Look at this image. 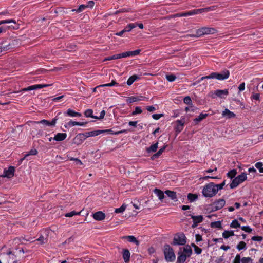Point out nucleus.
Returning <instances> with one entry per match:
<instances>
[{"mask_svg":"<svg viewBox=\"0 0 263 263\" xmlns=\"http://www.w3.org/2000/svg\"><path fill=\"white\" fill-rule=\"evenodd\" d=\"M240 184L239 181L235 177L230 184L231 189L236 188L239 184Z\"/></svg>","mask_w":263,"mask_h":263,"instance_id":"34","label":"nucleus"},{"mask_svg":"<svg viewBox=\"0 0 263 263\" xmlns=\"http://www.w3.org/2000/svg\"><path fill=\"white\" fill-rule=\"evenodd\" d=\"M87 7L86 5H81L79 8L77 9L73 10L72 11H76L77 12H81L85 10Z\"/></svg>","mask_w":263,"mask_h":263,"instance_id":"47","label":"nucleus"},{"mask_svg":"<svg viewBox=\"0 0 263 263\" xmlns=\"http://www.w3.org/2000/svg\"><path fill=\"white\" fill-rule=\"evenodd\" d=\"M84 115L86 117H91L94 119H97V116H93V110L91 109H87L84 112Z\"/></svg>","mask_w":263,"mask_h":263,"instance_id":"31","label":"nucleus"},{"mask_svg":"<svg viewBox=\"0 0 263 263\" xmlns=\"http://www.w3.org/2000/svg\"><path fill=\"white\" fill-rule=\"evenodd\" d=\"M158 143L157 142L152 144L150 147L146 148V151L147 153H151L156 152L158 148Z\"/></svg>","mask_w":263,"mask_h":263,"instance_id":"25","label":"nucleus"},{"mask_svg":"<svg viewBox=\"0 0 263 263\" xmlns=\"http://www.w3.org/2000/svg\"><path fill=\"white\" fill-rule=\"evenodd\" d=\"M225 184H226V180H224L221 183L219 184H216L214 183V186L216 188L217 192H218V191L219 190H222L223 189V186L225 185Z\"/></svg>","mask_w":263,"mask_h":263,"instance_id":"38","label":"nucleus"},{"mask_svg":"<svg viewBox=\"0 0 263 263\" xmlns=\"http://www.w3.org/2000/svg\"><path fill=\"white\" fill-rule=\"evenodd\" d=\"M208 114H203L201 113L198 117L195 118L194 119V122L195 124H198L200 121H201L204 119L206 118L208 116Z\"/></svg>","mask_w":263,"mask_h":263,"instance_id":"24","label":"nucleus"},{"mask_svg":"<svg viewBox=\"0 0 263 263\" xmlns=\"http://www.w3.org/2000/svg\"><path fill=\"white\" fill-rule=\"evenodd\" d=\"M255 166L259 170V172L261 173V171L263 168V163L261 162H258L255 164Z\"/></svg>","mask_w":263,"mask_h":263,"instance_id":"59","label":"nucleus"},{"mask_svg":"<svg viewBox=\"0 0 263 263\" xmlns=\"http://www.w3.org/2000/svg\"><path fill=\"white\" fill-rule=\"evenodd\" d=\"M198 197V195L196 194L189 193L187 195V199L191 202L197 200Z\"/></svg>","mask_w":263,"mask_h":263,"instance_id":"33","label":"nucleus"},{"mask_svg":"<svg viewBox=\"0 0 263 263\" xmlns=\"http://www.w3.org/2000/svg\"><path fill=\"white\" fill-rule=\"evenodd\" d=\"M191 218L193 219V222L191 226L192 228L197 227L198 223L202 222L204 219L202 215L191 216Z\"/></svg>","mask_w":263,"mask_h":263,"instance_id":"10","label":"nucleus"},{"mask_svg":"<svg viewBox=\"0 0 263 263\" xmlns=\"http://www.w3.org/2000/svg\"><path fill=\"white\" fill-rule=\"evenodd\" d=\"M88 123V122H77V121H73L70 120L69 122L67 123V124L64 125L65 128L67 127V126H73L75 125L78 126H84Z\"/></svg>","mask_w":263,"mask_h":263,"instance_id":"16","label":"nucleus"},{"mask_svg":"<svg viewBox=\"0 0 263 263\" xmlns=\"http://www.w3.org/2000/svg\"><path fill=\"white\" fill-rule=\"evenodd\" d=\"M161 155L159 154V153L157 152L156 153L154 154L152 157H151V160H154L158 158Z\"/></svg>","mask_w":263,"mask_h":263,"instance_id":"64","label":"nucleus"},{"mask_svg":"<svg viewBox=\"0 0 263 263\" xmlns=\"http://www.w3.org/2000/svg\"><path fill=\"white\" fill-rule=\"evenodd\" d=\"M164 254L166 261H173L175 260L176 256L172 248L168 244L164 246Z\"/></svg>","mask_w":263,"mask_h":263,"instance_id":"4","label":"nucleus"},{"mask_svg":"<svg viewBox=\"0 0 263 263\" xmlns=\"http://www.w3.org/2000/svg\"><path fill=\"white\" fill-rule=\"evenodd\" d=\"M61 114V112H59L57 115L52 119V120L50 122L48 120L43 119L40 121L35 122V123L37 124H42L45 126H54L56 124V122L58 119L59 118V116Z\"/></svg>","mask_w":263,"mask_h":263,"instance_id":"8","label":"nucleus"},{"mask_svg":"<svg viewBox=\"0 0 263 263\" xmlns=\"http://www.w3.org/2000/svg\"><path fill=\"white\" fill-rule=\"evenodd\" d=\"M81 212V211L79 212H77L74 211H71L70 212L65 214V217H71L74 215H80Z\"/></svg>","mask_w":263,"mask_h":263,"instance_id":"45","label":"nucleus"},{"mask_svg":"<svg viewBox=\"0 0 263 263\" xmlns=\"http://www.w3.org/2000/svg\"><path fill=\"white\" fill-rule=\"evenodd\" d=\"M229 93L228 90V89H224V90H217L215 91V94L217 97L222 98V95H228Z\"/></svg>","mask_w":263,"mask_h":263,"instance_id":"27","label":"nucleus"},{"mask_svg":"<svg viewBox=\"0 0 263 263\" xmlns=\"http://www.w3.org/2000/svg\"><path fill=\"white\" fill-rule=\"evenodd\" d=\"M128 11H129V9H126L125 8H122V9H121L119 10H117L116 11H115L114 13V14L115 15H116V14H118L120 13H123V12H128Z\"/></svg>","mask_w":263,"mask_h":263,"instance_id":"60","label":"nucleus"},{"mask_svg":"<svg viewBox=\"0 0 263 263\" xmlns=\"http://www.w3.org/2000/svg\"><path fill=\"white\" fill-rule=\"evenodd\" d=\"M85 139L83 136V134L82 133L78 134L73 139V143L77 145L81 144Z\"/></svg>","mask_w":263,"mask_h":263,"instance_id":"14","label":"nucleus"},{"mask_svg":"<svg viewBox=\"0 0 263 263\" xmlns=\"http://www.w3.org/2000/svg\"><path fill=\"white\" fill-rule=\"evenodd\" d=\"M242 230L245 231L246 232L250 233L252 231V229L250 228L249 226H242L241 227Z\"/></svg>","mask_w":263,"mask_h":263,"instance_id":"55","label":"nucleus"},{"mask_svg":"<svg viewBox=\"0 0 263 263\" xmlns=\"http://www.w3.org/2000/svg\"><path fill=\"white\" fill-rule=\"evenodd\" d=\"M15 172V167L12 166H10L8 167V170H4V174L2 175L4 177H7L10 178L14 176Z\"/></svg>","mask_w":263,"mask_h":263,"instance_id":"11","label":"nucleus"},{"mask_svg":"<svg viewBox=\"0 0 263 263\" xmlns=\"http://www.w3.org/2000/svg\"><path fill=\"white\" fill-rule=\"evenodd\" d=\"M230 227L232 228H240V224L237 220L235 219L231 223Z\"/></svg>","mask_w":263,"mask_h":263,"instance_id":"40","label":"nucleus"},{"mask_svg":"<svg viewBox=\"0 0 263 263\" xmlns=\"http://www.w3.org/2000/svg\"><path fill=\"white\" fill-rule=\"evenodd\" d=\"M89 133L90 137H95L101 134V132L100 130H96L89 132Z\"/></svg>","mask_w":263,"mask_h":263,"instance_id":"54","label":"nucleus"},{"mask_svg":"<svg viewBox=\"0 0 263 263\" xmlns=\"http://www.w3.org/2000/svg\"><path fill=\"white\" fill-rule=\"evenodd\" d=\"M67 134L66 133H58L53 138L57 141H61L66 139Z\"/></svg>","mask_w":263,"mask_h":263,"instance_id":"23","label":"nucleus"},{"mask_svg":"<svg viewBox=\"0 0 263 263\" xmlns=\"http://www.w3.org/2000/svg\"><path fill=\"white\" fill-rule=\"evenodd\" d=\"M238 250H241L246 249V243L244 241H240L236 246Z\"/></svg>","mask_w":263,"mask_h":263,"instance_id":"39","label":"nucleus"},{"mask_svg":"<svg viewBox=\"0 0 263 263\" xmlns=\"http://www.w3.org/2000/svg\"><path fill=\"white\" fill-rule=\"evenodd\" d=\"M176 123L177 125L175 127V130L176 132L178 134L183 130L184 122H183L182 120H178L176 121Z\"/></svg>","mask_w":263,"mask_h":263,"instance_id":"18","label":"nucleus"},{"mask_svg":"<svg viewBox=\"0 0 263 263\" xmlns=\"http://www.w3.org/2000/svg\"><path fill=\"white\" fill-rule=\"evenodd\" d=\"M236 178L239 181L240 183L243 182L247 179V174L245 173H242L240 175L236 177Z\"/></svg>","mask_w":263,"mask_h":263,"instance_id":"36","label":"nucleus"},{"mask_svg":"<svg viewBox=\"0 0 263 263\" xmlns=\"http://www.w3.org/2000/svg\"><path fill=\"white\" fill-rule=\"evenodd\" d=\"M139 79V77L137 75H133L130 77L127 81V84L128 86L131 85L136 80Z\"/></svg>","mask_w":263,"mask_h":263,"instance_id":"30","label":"nucleus"},{"mask_svg":"<svg viewBox=\"0 0 263 263\" xmlns=\"http://www.w3.org/2000/svg\"><path fill=\"white\" fill-rule=\"evenodd\" d=\"M130 257V253L127 249H124L123 250V258L124 261L127 263L129 261Z\"/></svg>","mask_w":263,"mask_h":263,"instance_id":"20","label":"nucleus"},{"mask_svg":"<svg viewBox=\"0 0 263 263\" xmlns=\"http://www.w3.org/2000/svg\"><path fill=\"white\" fill-rule=\"evenodd\" d=\"M141 51L140 49H137L135 51H130V54L131 56H135L139 54Z\"/></svg>","mask_w":263,"mask_h":263,"instance_id":"62","label":"nucleus"},{"mask_svg":"<svg viewBox=\"0 0 263 263\" xmlns=\"http://www.w3.org/2000/svg\"><path fill=\"white\" fill-rule=\"evenodd\" d=\"M93 218L97 221H101L105 219V214L102 211H98L93 214Z\"/></svg>","mask_w":263,"mask_h":263,"instance_id":"15","label":"nucleus"},{"mask_svg":"<svg viewBox=\"0 0 263 263\" xmlns=\"http://www.w3.org/2000/svg\"><path fill=\"white\" fill-rule=\"evenodd\" d=\"M119 54H115L112 56L108 57L107 58H105L104 61H109L111 60H116L119 59L118 57Z\"/></svg>","mask_w":263,"mask_h":263,"instance_id":"53","label":"nucleus"},{"mask_svg":"<svg viewBox=\"0 0 263 263\" xmlns=\"http://www.w3.org/2000/svg\"><path fill=\"white\" fill-rule=\"evenodd\" d=\"M52 84H37L28 86L27 88H25L23 89V91L33 90L36 89H41L43 88L51 86Z\"/></svg>","mask_w":263,"mask_h":263,"instance_id":"12","label":"nucleus"},{"mask_svg":"<svg viewBox=\"0 0 263 263\" xmlns=\"http://www.w3.org/2000/svg\"><path fill=\"white\" fill-rule=\"evenodd\" d=\"M222 115L227 119L234 118L236 116V115L234 112L231 111L227 108H226L224 110L222 111Z\"/></svg>","mask_w":263,"mask_h":263,"instance_id":"17","label":"nucleus"},{"mask_svg":"<svg viewBox=\"0 0 263 263\" xmlns=\"http://www.w3.org/2000/svg\"><path fill=\"white\" fill-rule=\"evenodd\" d=\"M101 134L107 133L111 135H119L121 133H126L127 130L123 129L120 131H115L111 129L100 130Z\"/></svg>","mask_w":263,"mask_h":263,"instance_id":"13","label":"nucleus"},{"mask_svg":"<svg viewBox=\"0 0 263 263\" xmlns=\"http://www.w3.org/2000/svg\"><path fill=\"white\" fill-rule=\"evenodd\" d=\"M130 56L131 55H130V51H127V52H123L122 53L119 54L118 57L119 58V59H120V58H126L127 57H130Z\"/></svg>","mask_w":263,"mask_h":263,"instance_id":"52","label":"nucleus"},{"mask_svg":"<svg viewBox=\"0 0 263 263\" xmlns=\"http://www.w3.org/2000/svg\"><path fill=\"white\" fill-rule=\"evenodd\" d=\"M166 78L167 81L172 82L175 80V79H176V77L174 74H170V75H166Z\"/></svg>","mask_w":263,"mask_h":263,"instance_id":"48","label":"nucleus"},{"mask_svg":"<svg viewBox=\"0 0 263 263\" xmlns=\"http://www.w3.org/2000/svg\"><path fill=\"white\" fill-rule=\"evenodd\" d=\"M142 100V99H139V98L138 97L133 96V97H128L127 100V102H129V103H133V102L138 101L140 100Z\"/></svg>","mask_w":263,"mask_h":263,"instance_id":"41","label":"nucleus"},{"mask_svg":"<svg viewBox=\"0 0 263 263\" xmlns=\"http://www.w3.org/2000/svg\"><path fill=\"white\" fill-rule=\"evenodd\" d=\"M45 238L43 235H41L39 238L36 239L37 241H40L41 244H44L46 242L45 241Z\"/></svg>","mask_w":263,"mask_h":263,"instance_id":"63","label":"nucleus"},{"mask_svg":"<svg viewBox=\"0 0 263 263\" xmlns=\"http://www.w3.org/2000/svg\"><path fill=\"white\" fill-rule=\"evenodd\" d=\"M136 27H137V24H134V23H131V24H128L124 28V30L126 31V32H129L130 31L132 30V29H133V28H135Z\"/></svg>","mask_w":263,"mask_h":263,"instance_id":"42","label":"nucleus"},{"mask_svg":"<svg viewBox=\"0 0 263 263\" xmlns=\"http://www.w3.org/2000/svg\"><path fill=\"white\" fill-rule=\"evenodd\" d=\"M122 239H127L130 242L135 243L137 246H139L140 242L137 240L136 238L134 236H124L121 237Z\"/></svg>","mask_w":263,"mask_h":263,"instance_id":"19","label":"nucleus"},{"mask_svg":"<svg viewBox=\"0 0 263 263\" xmlns=\"http://www.w3.org/2000/svg\"><path fill=\"white\" fill-rule=\"evenodd\" d=\"M229 75L230 72L227 70L223 71L220 73L216 72H212L209 76L202 77L199 81L200 82L201 81L203 80L204 79H216L219 80H223L228 79L229 77Z\"/></svg>","mask_w":263,"mask_h":263,"instance_id":"1","label":"nucleus"},{"mask_svg":"<svg viewBox=\"0 0 263 263\" xmlns=\"http://www.w3.org/2000/svg\"><path fill=\"white\" fill-rule=\"evenodd\" d=\"M217 191L214 186V183L210 182L206 184L202 190V195L205 197H213L217 194Z\"/></svg>","mask_w":263,"mask_h":263,"instance_id":"2","label":"nucleus"},{"mask_svg":"<svg viewBox=\"0 0 263 263\" xmlns=\"http://www.w3.org/2000/svg\"><path fill=\"white\" fill-rule=\"evenodd\" d=\"M165 193L172 200H175L177 199L176 193L174 191L166 190L165 191Z\"/></svg>","mask_w":263,"mask_h":263,"instance_id":"28","label":"nucleus"},{"mask_svg":"<svg viewBox=\"0 0 263 263\" xmlns=\"http://www.w3.org/2000/svg\"><path fill=\"white\" fill-rule=\"evenodd\" d=\"M253 241H261L263 240V237L259 236H254L251 238Z\"/></svg>","mask_w":263,"mask_h":263,"instance_id":"58","label":"nucleus"},{"mask_svg":"<svg viewBox=\"0 0 263 263\" xmlns=\"http://www.w3.org/2000/svg\"><path fill=\"white\" fill-rule=\"evenodd\" d=\"M65 115H67L70 117H81L82 114L80 112H76L72 109H68L66 112H64Z\"/></svg>","mask_w":263,"mask_h":263,"instance_id":"21","label":"nucleus"},{"mask_svg":"<svg viewBox=\"0 0 263 263\" xmlns=\"http://www.w3.org/2000/svg\"><path fill=\"white\" fill-rule=\"evenodd\" d=\"M241 263H253V260L251 257H242L241 259Z\"/></svg>","mask_w":263,"mask_h":263,"instance_id":"46","label":"nucleus"},{"mask_svg":"<svg viewBox=\"0 0 263 263\" xmlns=\"http://www.w3.org/2000/svg\"><path fill=\"white\" fill-rule=\"evenodd\" d=\"M126 208V205L125 204H123L121 207L116 209L115 212L116 213H122L125 210Z\"/></svg>","mask_w":263,"mask_h":263,"instance_id":"43","label":"nucleus"},{"mask_svg":"<svg viewBox=\"0 0 263 263\" xmlns=\"http://www.w3.org/2000/svg\"><path fill=\"white\" fill-rule=\"evenodd\" d=\"M142 112V110L140 107L137 106L135 107V110L133 111L132 113V115H136L138 114H141Z\"/></svg>","mask_w":263,"mask_h":263,"instance_id":"49","label":"nucleus"},{"mask_svg":"<svg viewBox=\"0 0 263 263\" xmlns=\"http://www.w3.org/2000/svg\"><path fill=\"white\" fill-rule=\"evenodd\" d=\"M37 154V151L36 149H32L26 154V156L28 157L29 155H36Z\"/></svg>","mask_w":263,"mask_h":263,"instance_id":"56","label":"nucleus"},{"mask_svg":"<svg viewBox=\"0 0 263 263\" xmlns=\"http://www.w3.org/2000/svg\"><path fill=\"white\" fill-rule=\"evenodd\" d=\"M234 232L233 231L231 230V231H227V230H225L223 233H222V237L225 238V239H227L230 236H234Z\"/></svg>","mask_w":263,"mask_h":263,"instance_id":"29","label":"nucleus"},{"mask_svg":"<svg viewBox=\"0 0 263 263\" xmlns=\"http://www.w3.org/2000/svg\"><path fill=\"white\" fill-rule=\"evenodd\" d=\"M164 115L163 114H153L152 115V117L155 120H158L161 117H163Z\"/></svg>","mask_w":263,"mask_h":263,"instance_id":"61","label":"nucleus"},{"mask_svg":"<svg viewBox=\"0 0 263 263\" xmlns=\"http://www.w3.org/2000/svg\"><path fill=\"white\" fill-rule=\"evenodd\" d=\"M226 201L224 199L216 200L213 203L209 205L211 212H215L221 209L225 205Z\"/></svg>","mask_w":263,"mask_h":263,"instance_id":"7","label":"nucleus"},{"mask_svg":"<svg viewBox=\"0 0 263 263\" xmlns=\"http://www.w3.org/2000/svg\"><path fill=\"white\" fill-rule=\"evenodd\" d=\"M183 252L186 253V255L189 257L192 254V250L191 246L189 245H186L185 247L183 248Z\"/></svg>","mask_w":263,"mask_h":263,"instance_id":"32","label":"nucleus"},{"mask_svg":"<svg viewBox=\"0 0 263 263\" xmlns=\"http://www.w3.org/2000/svg\"><path fill=\"white\" fill-rule=\"evenodd\" d=\"M69 159H70V160H71V161H74L77 165H83V163L82 162V161L78 158H74L73 157H70V158H69Z\"/></svg>","mask_w":263,"mask_h":263,"instance_id":"57","label":"nucleus"},{"mask_svg":"<svg viewBox=\"0 0 263 263\" xmlns=\"http://www.w3.org/2000/svg\"><path fill=\"white\" fill-rule=\"evenodd\" d=\"M237 174V171L235 169H233L229 171L227 174V175L228 177L231 178V179L234 178Z\"/></svg>","mask_w":263,"mask_h":263,"instance_id":"37","label":"nucleus"},{"mask_svg":"<svg viewBox=\"0 0 263 263\" xmlns=\"http://www.w3.org/2000/svg\"><path fill=\"white\" fill-rule=\"evenodd\" d=\"M217 31L214 28L202 27L196 30L195 34H189L187 36L198 37L204 34H213L217 33Z\"/></svg>","mask_w":263,"mask_h":263,"instance_id":"3","label":"nucleus"},{"mask_svg":"<svg viewBox=\"0 0 263 263\" xmlns=\"http://www.w3.org/2000/svg\"><path fill=\"white\" fill-rule=\"evenodd\" d=\"M210 226L211 228H219V229L222 228L221 223L220 221H216L212 222L210 224Z\"/></svg>","mask_w":263,"mask_h":263,"instance_id":"35","label":"nucleus"},{"mask_svg":"<svg viewBox=\"0 0 263 263\" xmlns=\"http://www.w3.org/2000/svg\"><path fill=\"white\" fill-rule=\"evenodd\" d=\"M5 263H17L16 255L11 251L7 252L5 255Z\"/></svg>","mask_w":263,"mask_h":263,"instance_id":"9","label":"nucleus"},{"mask_svg":"<svg viewBox=\"0 0 263 263\" xmlns=\"http://www.w3.org/2000/svg\"><path fill=\"white\" fill-rule=\"evenodd\" d=\"M181 250V248H180V250ZM178 258H177V262H184L186 259L187 255L182 253L181 251H179L178 253Z\"/></svg>","mask_w":263,"mask_h":263,"instance_id":"22","label":"nucleus"},{"mask_svg":"<svg viewBox=\"0 0 263 263\" xmlns=\"http://www.w3.org/2000/svg\"><path fill=\"white\" fill-rule=\"evenodd\" d=\"M186 242V238L184 233H178L175 235L171 244L174 246H183Z\"/></svg>","mask_w":263,"mask_h":263,"instance_id":"5","label":"nucleus"},{"mask_svg":"<svg viewBox=\"0 0 263 263\" xmlns=\"http://www.w3.org/2000/svg\"><path fill=\"white\" fill-rule=\"evenodd\" d=\"M210 10H212L211 7H208V8H201V9H194V10H191L187 11V12L178 13L176 15L177 16H179V17L187 16H190V15H195V14H197L198 13H201L203 12L209 11Z\"/></svg>","mask_w":263,"mask_h":263,"instance_id":"6","label":"nucleus"},{"mask_svg":"<svg viewBox=\"0 0 263 263\" xmlns=\"http://www.w3.org/2000/svg\"><path fill=\"white\" fill-rule=\"evenodd\" d=\"M154 193L158 197L159 199L161 201L165 198L163 192L159 189H155L154 190Z\"/></svg>","mask_w":263,"mask_h":263,"instance_id":"26","label":"nucleus"},{"mask_svg":"<svg viewBox=\"0 0 263 263\" xmlns=\"http://www.w3.org/2000/svg\"><path fill=\"white\" fill-rule=\"evenodd\" d=\"M13 23L14 24H16L15 20L13 19H9V20H6L3 21H0V25L3 24H7V23Z\"/></svg>","mask_w":263,"mask_h":263,"instance_id":"50","label":"nucleus"},{"mask_svg":"<svg viewBox=\"0 0 263 263\" xmlns=\"http://www.w3.org/2000/svg\"><path fill=\"white\" fill-rule=\"evenodd\" d=\"M3 43H2L1 44V46H0V52H2L3 51H7L8 50H9L10 48V44H7V45H3Z\"/></svg>","mask_w":263,"mask_h":263,"instance_id":"44","label":"nucleus"},{"mask_svg":"<svg viewBox=\"0 0 263 263\" xmlns=\"http://www.w3.org/2000/svg\"><path fill=\"white\" fill-rule=\"evenodd\" d=\"M184 103L187 105H192V100L189 96H186L184 98Z\"/></svg>","mask_w":263,"mask_h":263,"instance_id":"51","label":"nucleus"}]
</instances>
